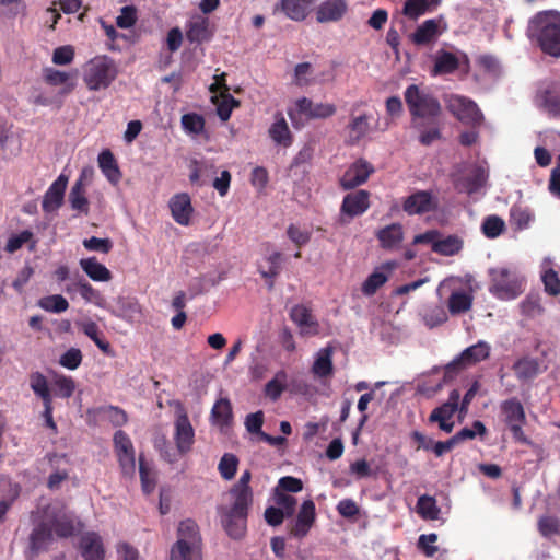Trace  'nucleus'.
<instances>
[{
  "label": "nucleus",
  "instance_id": "1",
  "mask_svg": "<svg viewBox=\"0 0 560 560\" xmlns=\"http://www.w3.org/2000/svg\"><path fill=\"white\" fill-rule=\"evenodd\" d=\"M250 479V471H243L237 482L223 494L222 502L217 508L221 525L233 539L242 538L247 528L248 512L254 500Z\"/></svg>",
  "mask_w": 560,
  "mask_h": 560
},
{
  "label": "nucleus",
  "instance_id": "2",
  "mask_svg": "<svg viewBox=\"0 0 560 560\" xmlns=\"http://www.w3.org/2000/svg\"><path fill=\"white\" fill-rule=\"evenodd\" d=\"M404 97L411 116V122L438 119L442 114L440 101L428 88L410 84L406 88Z\"/></svg>",
  "mask_w": 560,
  "mask_h": 560
},
{
  "label": "nucleus",
  "instance_id": "3",
  "mask_svg": "<svg viewBox=\"0 0 560 560\" xmlns=\"http://www.w3.org/2000/svg\"><path fill=\"white\" fill-rule=\"evenodd\" d=\"M532 25L540 49L549 56L560 58V15L538 13Z\"/></svg>",
  "mask_w": 560,
  "mask_h": 560
},
{
  "label": "nucleus",
  "instance_id": "4",
  "mask_svg": "<svg viewBox=\"0 0 560 560\" xmlns=\"http://www.w3.org/2000/svg\"><path fill=\"white\" fill-rule=\"evenodd\" d=\"M489 292L499 300H514L524 292L525 280L506 267L489 269Z\"/></svg>",
  "mask_w": 560,
  "mask_h": 560
},
{
  "label": "nucleus",
  "instance_id": "5",
  "mask_svg": "<svg viewBox=\"0 0 560 560\" xmlns=\"http://www.w3.org/2000/svg\"><path fill=\"white\" fill-rule=\"evenodd\" d=\"M43 515L46 516L52 526L54 535L57 538L67 539L80 534L84 523L73 512L67 511L63 506L51 504L40 505Z\"/></svg>",
  "mask_w": 560,
  "mask_h": 560
},
{
  "label": "nucleus",
  "instance_id": "6",
  "mask_svg": "<svg viewBox=\"0 0 560 560\" xmlns=\"http://www.w3.org/2000/svg\"><path fill=\"white\" fill-rule=\"evenodd\" d=\"M118 74L117 66L108 56H96L89 61L84 71V83L91 91L107 89Z\"/></svg>",
  "mask_w": 560,
  "mask_h": 560
},
{
  "label": "nucleus",
  "instance_id": "7",
  "mask_svg": "<svg viewBox=\"0 0 560 560\" xmlns=\"http://www.w3.org/2000/svg\"><path fill=\"white\" fill-rule=\"evenodd\" d=\"M500 409L513 439L522 444H530L523 430V425L526 423V415L522 402L516 397L509 398L501 402Z\"/></svg>",
  "mask_w": 560,
  "mask_h": 560
},
{
  "label": "nucleus",
  "instance_id": "8",
  "mask_svg": "<svg viewBox=\"0 0 560 560\" xmlns=\"http://www.w3.org/2000/svg\"><path fill=\"white\" fill-rule=\"evenodd\" d=\"M31 521L34 525L28 536V549L33 555H38L48 549V545L54 541L52 526L40 511V505L31 512Z\"/></svg>",
  "mask_w": 560,
  "mask_h": 560
},
{
  "label": "nucleus",
  "instance_id": "9",
  "mask_svg": "<svg viewBox=\"0 0 560 560\" xmlns=\"http://www.w3.org/2000/svg\"><path fill=\"white\" fill-rule=\"evenodd\" d=\"M450 113L460 122L478 127L483 121V114L478 105L470 98L462 95H451L446 101Z\"/></svg>",
  "mask_w": 560,
  "mask_h": 560
},
{
  "label": "nucleus",
  "instance_id": "10",
  "mask_svg": "<svg viewBox=\"0 0 560 560\" xmlns=\"http://www.w3.org/2000/svg\"><path fill=\"white\" fill-rule=\"evenodd\" d=\"M489 355V345L485 341H478L477 343L466 348L457 358L450 362L445 366V374L452 376L468 366L488 359Z\"/></svg>",
  "mask_w": 560,
  "mask_h": 560
},
{
  "label": "nucleus",
  "instance_id": "11",
  "mask_svg": "<svg viewBox=\"0 0 560 560\" xmlns=\"http://www.w3.org/2000/svg\"><path fill=\"white\" fill-rule=\"evenodd\" d=\"M401 207L408 215H421L435 211L439 200L430 190H416L404 198Z\"/></svg>",
  "mask_w": 560,
  "mask_h": 560
},
{
  "label": "nucleus",
  "instance_id": "12",
  "mask_svg": "<svg viewBox=\"0 0 560 560\" xmlns=\"http://www.w3.org/2000/svg\"><path fill=\"white\" fill-rule=\"evenodd\" d=\"M174 440L176 447L180 454L188 453L195 442V430L190 423L187 412L183 407L176 411L174 422Z\"/></svg>",
  "mask_w": 560,
  "mask_h": 560
},
{
  "label": "nucleus",
  "instance_id": "13",
  "mask_svg": "<svg viewBox=\"0 0 560 560\" xmlns=\"http://www.w3.org/2000/svg\"><path fill=\"white\" fill-rule=\"evenodd\" d=\"M374 172V167L366 160L359 159L343 173L340 178V186L345 190L353 189L364 184L370 175Z\"/></svg>",
  "mask_w": 560,
  "mask_h": 560
},
{
  "label": "nucleus",
  "instance_id": "14",
  "mask_svg": "<svg viewBox=\"0 0 560 560\" xmlns=\"http://www.w3.org/2000/svg\"><path fill=\"white\" fill-rule=\"evenodd\" d=\"M78 549L84 560H105L103 538L96 532H85L79 539Z\"/></svg>",
  "mask_w": 560,
  "mask_h": 560
},
{
  "label": "nucleus",
  "instance_id": "15",
  "mask_svg": "<svg viewBox=\"0 0 560 560\" xmlns=\"http://www.w3.org/2000/svg\"><path fill=\"white\" fill-rule=\"evenodd\" d=\"M186 39L190 44H202L213 37V30L208 18L197 14L187 21L185 26Z\"/></svg>",
  "mask_w": 560,
  "mask_h": 560
},
{
  "label": "nucleus",
  "instance_id": "16",
  "mask_svg": "<svg viewBox=\"0 0 560 560\" xmlns=\"http://www.w3.org/2000/svg\"><path fill=\"white\" fill-rule=\"evenodd\" d=\"M370 208V192L360 189L343 197L340 212L352 219L362 215Z\"/></svg>",
  "mask_w": 560,
  "mask_h": 560
},
{
  "label": "nucleus",
  "instance_id": "17",
  "mask_svg": "<svg viewBox=\"0 0 560 560\" xmlns=\"http://www.w3.org/2000/svg\"><path fill=\"white\" fill-rule=\"evenodd\" d=\"M316 518V508L313 500H305L296 515L294 525L292 526L290 534L295 538L305 537Z\"/></svg>",
  "mask_w": 560,
  "mask_h": 560
},
{
  "label": "nucleus",
  "instance_id": "18",
  "mask_svg": "<svg viewBox=\"0 0 560 560\" xmlns=\"http://www.w3.org/2000/svg\"><path fill=\"white\" fill-rule=\"evenodd\" d=\"M512 370L516 378L524 383L533 381L539 374L547 370V365H542L539 359L529 355L518 358L512 365Z\"/></svg>",
  "mask_w": 560,
  "mask_h": 560
},
{
  "label": "nucleus",
  "instance_id": "19",
  "mask_svg": "<svg viewBox=\"0 0 560 560\" xmlns=\"http://www.w3.org/2000/svg\"><path fill=\"white\" fill-rule=\"evenodd\" d=\"M68 177L63 174L49 186L44 195L42 208L45 212H52L59 209L63 202Z\"/></svg>",
  "mask_w": 560,
  "mask_h": 560
},
{
  "label": "nucleus",
  "instance_id": "20",
  "mask_svg": "<svg viewBox=\"0 0 560 560\" xmlns=\"http://www.w3.org/2000/svg\"><path fill=\"white\" fill-rule=\"evenodd\" d=\"M348 11L347 0H325L316 10L318 23H330L340 21Z\"/></svg>",
  "mask_w": 560,
  "mask_h": 560
},
{
  "label": "nucleus",
  "instance_id": "21",
  "mask_svg": "<svg viewBox=\"0 0 560 560\" xmlns=\"http://www.w3.org/2000/svg\"><path fill=\"white\" fill-rule=\"evenodd\" d=\"M315 2L316 0H280L273 11H281L288 19L300 22L306 19L311 5Z\"/></svg>",
  "mask_w": 560,
  "mask_h": 560
},
{
  "label": "nucleus",
  "instance_id": "22",
  "mask_svg": "<svg viewBox=\"0 0 560 560\" xmlns=\"http://www.w3.org/2000/svg\"><path fill=\"white\" fill-rule=\"evenodd\" d=\"M173 219L180 225H188L192 213L191 200L188 194H177L170 200Z\"/></svg>",
  "mask_w": 560,
  "mask_h": 560
},
{
  "label": "nucleus",
  "instance_id": "23",
  "mask_svg": "<svg viewBox=\"0 0 560 560\" xmlns=\"http://www.w3.org/2000/svg\"><path fill=\"white\" fill-rule=\"evenodd\" d=\"M268 133L277 145L289 148L293 143V135L281 112L275 114V121L270 125Z\"/></svg>",
  "mask_w": 560,
  "mask_h": 560
},
{
  "label": "nucleus",
  "instance_id": "24",
  "mask_svg": "<svg viewBox=\"0 0 560 560\" xmlns=\"http://www.w3.org/2000/svg\"><path fill=\"white\" fill-rule=\"evenodd\" d=\"M376 237L382 248L386 250L397 249L404 241L402 225L400 223L386 225L376 232Z\"/></svg>",
  "mask_w": 560,
  "mask_h": 560
},
{
  "label": "nucleus",
  "instance_id": "25",
  "mask_svg": "<svg viewBox=\"0 0 560 560\" xmlns=\"http://www.w3.org/2000/svg\"><path fill=\"white\" fill-rule=\"evenodd\" d=\"M412 126L419 130V142L422 145H431L434 141L442 138L439 118L412 121Z\"/></svg>",
  "mask_w": 560,
  "mask_h": 560
},
{
  "label": "nucleus",
  "instance_id": "26",
  "mask_svg": "<svg viewBox=\"0 0 560 560\" xmlns=\"http://www.w3.org/2000/svg\"><path fill=\"white\" fill-rule=\"evenodd\" d=\"M97 161L98 167L107 180L113 185H117L120 182L122 174L113 152L109 149L103 150L98 154Z\"/></svg>",
  "mask_w": 560,
  "mask_h": 560
},
{
  "label": "nucleus",
  "instance_id": "27",
  "mask_svg": "<svg viewBox=\"0 0 560 560\" xmlns=\"http://www.w3.org/2000/svg\"><path fill=\"white\" fill-rule=\"evenodd\" d=\"M177 541H184L185 547L201 549V536L197 523L190 518L179 523Z\"/></svg>",
  "mask_w": 560,
  "mask_h": 560
},
{
  "label": "nucleus",
  "instance_id": "28",
  "mask_svg": "<svg viewBox=\"0 0 560 560\" xmlns=\"http://www.w3.org/2000/svg\"><path fill=\"white\" fill-rule=\"evenodd\" d=\"M290 317L299 327H301L303 334L316 335L318 332V323L314 319L311 310L306 306H293Z\"/></svg>",
  "mask_w": 560,
  "mask_h": 560
},
{
  "label": "nucleus",
  "instance_id": "29",
  "mask_svg": "<svg viewBox=\"0 0 560 560\" xmlns=\"http://www.w3.org/2000/svg\"><path fill=\"white\" fill-rule=\"evenodd\" d=\"M80 267L93 281L107 282L113 278L110 270L101 264L96 257L82 258Z\"/></svg>",
  "mask_w": 560,
  "mask_h": 560
},
{
  "label": "nucleus",
  "instance_id": "30",
  "mask_svg": "<svg viewBox=\"0 0 560 560\" xmlns=\"http://www.w3.org/2000/svg\"><path fill=\"white\" fill-rule=\"evenodd\" d=\"M439 35V22L430 19L420 24L410 35V39L418 46L428 45Z\"/></svg>",
  "mask_w": 560,
  "mask_h": 560
},
{
  "label": "nucleus",
  "instance_id": "31",
  "mask_svg": "<svg viewBox=\"0 0 560 560\" xmlns=\"http://www.w3.org/2000/svg\"><path fill=\"white\" fill-rule=\"evenodd\" d=\"M371 118L372 116L368 114L351 117L347 126L349 143H358L362 138H364L369 133Z\"/></svg>",
  "mask_w": 560,
  "mask_h": 560
},
{
  "label": "nucleus",
  "instance_id": "32",
  "mask_svg": "<svg viewBox=\"0 0 560 560\" xmlns=\"http://www.w3.org/2000/svg\"><path fill=\"white\" fill-rule=\"evenodd\" d=\"M459 68V59L453 52L441 49L436 52L433 66V74H450Z\"/></svg>",
  "mask_w": 560,
  "mask_h": 560
},
{
  "label": "nucleus",
  "instance_id": "33",
  "mask_svg": "<svg viewBox=\"0 0 560 560\" xmlns=\"http://www.w3.org/2000/svg\"><path fill=\"white\" fill-rule=\"evenodd\" d=\"M440 2L441 0H406L401 13L409 20H417L436 8Z\"/></svg>",
  "mask_w": 560,
  "mask_h": 560
},
{
  "label": "nucleus",
  "instance_id": "34",
  "mask_svg": "<svg viewBox=\"0 0 560 560\" xmlns=\"http://www.w3.org/2000/svg\"><path fill=\"white\" fill-rule=\"evenodd\" d=\"M233 419L232 404L229 398H220L211 409V420L214 424L224 428L230 425Z\"/></svg>",
  "mask_w": 560,
  "mask_h": 560
},
{
  "label": "nucleus",
  "instance_id": "35",
  "mask_svg": "<svg viewBox=\"0 0 560 560\" xmlns=\"http://www.w3.org/2000/svg\"><path fill=\"white\" fill-rule=\"evenodd\" d=\"M542 109L555 119H560V88L547 89L541 95Z\"/></svg>",
  "mask_w": 560,
  "mask_h": 560
},
{
  "label": "nucleus",
  "instance_id": "36",
  "mask_svg": "<svg viewBox=\"0 0 560 560\" xmlns=\"http://www.w3.org/2000/svg\"><path fill=\"white\" fill-rule=\"evenodd\" d=\"M332 349L326 347L318 352V355L312 366V372L318 377H327L332 374Z\"/></svg>",
  "mask_w": 560,
  "mask_h": 560
},
{
  "label": "nucleus",
  "instance_id": "37",
  "mask_svg": "<svg viewBox=\"0 0 560 560\" xmlns=\"http://www.w3.org/2000/svg\"><path fill=\"white\" fill-rule=\"evenodd\" d=\"M288 374L284 370L276 372L275 376L265 385V395L272 401L278 400L287 388Z\"/></svg>",
  "mask_w": 560,
  "mask_h": 560
},
{
  "label": "nucleus",
  "instance_id": "38",
  "mask_svg": "<svg viewBox=\"0 0 560 560\" xmlns=\"http://www.w3.org/2000/svg\"><path fill=\"white\" fill-rule=\"evenodd\" d=\"M69 202L73 210L84 214L89 213V200L85 196L84 184L81 179H78L72 186L69 194Z\"/></svg>",
  "mask_w": 560,
  "mask_h": 560
},
{
  "label": "nucleus",
  "instance_id": "39",
  "mask_svg": "<svg viewBox=\"0 0 560 560\" xmlns=\"http://www.w3.org/2000/svg\"><path fill=\"white\" fill-rule=\"evenodd\" d=\"M75 287L86 303H92L98 307H103L105 304V298L100 290L95 289L90 282L81 278L75 282Z\"/></svg>",
  "mask_w": 560,
  "mask_h": 560
},
{
  "label": "nucleus",
  "instance_id": "40",
  "mask_svg": "<svg viewBox=\"0 0 560 560\" xmlns=\"http://www.w3.org/2000/svg\"><path fill=\"white\" fill-rule=\"evenodd\" d=\"M94 413L107 419L114 427H122L128 421L126 411L117 406H101L94 409Z\"/></svg>",
  "mask_w": 560,
  "mask_h": 560
},
{
  "label": "nucleus",
  "instance_id": "41",
  "mask_svg": "<svg viewBox=\"0 0 560 560\" xmlns=\"http://www.w3.org/2000/svg\"><path fill=\"white\" fill-rule=\"evenodd\" d=\"M463 247L462 240L456 235H448L433 244V252L443 256H453L459 253Z\"/></svg>",
  "mask_w": 560,
  "mask_h": 560
},
{
  "label": "nucleus",
  "instance_id": "42",
  "mask_svg": "<svg viewBox=\"0 0 560 560\" xmlns=\"http://www.w3.org/2000/svg\"><path fill=\"white\" fill-rule=\"evenodd\" d=\"M447 305L452 315L465 313L471 308L472 298L464 291H456L450 295Z\"/></svg>",
  "mask_w": 560,
  "mask_h": 560
},
{
  "label": "nucleus",
  "instance_id": "43",
  "mask_svg": "<svg viewBox=\"0 0 560 560\" xmlns=\"http://www.w3.org/2000/svg\"><path fill=\"white\" fill-rule=\"evenodd\" d=\"M417 512L424 520L435 521L439 518L441 511L433 497L423 494L418 499Z\"/></svg>",
  "mask_w": 560,
  "mask_h": 560
},
{
  "label": "nucleus",
  "instance_id": "44",
  "mask_svg": "<svg viewBox=\"0 0 560 560\" xmlns=\"http://www.w3.org/2000/svg\"><path fill=\"white\" fill-rule=\"evenodd\" d=\"M82 331L86 335L96 347L104 353H110V343L102 337L97 324L93 320H89L82 324Z\"/></svg>",
  "mask_w": 560,
  "mask_h": 560
},
{
  "label": "nucleus",
  "instance_id": "45",
  "mask_svg": "<svg viewBox=\"0 0 560 560\" xmlns=\"http://www.w3.org/2000/svg\"><path fill=\"white\" fill-rule=\"evenodd\" d=\"M30 386L34 394L39 397L43 402L52 400L51 394L48 387V381L46 376L40 372H33L30 374Z\"/></svg>",
  "mask_w": 560,
  "mask_h": 560
},
{
  "label": "nucleus",
  "instance_id": "46",
  "mask_svg": "<svg viewBox=\"0 0 560 560\" xmlns=\"http://www.w3.org/2000/svg\"><path fill=\"white\" fill-rule=\"evenodd\" d=\"M212 101L217 103V114L223 121H226L231 117L233 108L240 105V102L230 93H221L220 101L218 96H213Z\"/></svg>",
  "mask_w": 560,
  "mask_h": 560
},
{
  "label": "nucleus",
  "instance_id": "47",
  "mask_svg": "<svg viewBox=\"0 0 560 560\" xmlns=\"http://www.w3.org/2000/svg\"><path fill=\"white\" fill-rule=\"evenodd\" d=\"M537 530L544 538H551L560 533V518L545 514L537 521Z\"/></svg>",
  "mask_w": 560,
  "mask_h": 560
},
{
  "label": "nucleus",
  "instance_id": "48",
  "mask_svg": "<svg viewBox=\"0 0 560 560\" xmlns=\"http://www.w3.org/2000/svg\"><path fill=\"white\" fill-rule=\"evenodd\" d=\"M38 306L46 312L62 313L69 308V303L61 294L44 296L38 301Z\"/></svg>",
  "mask_w": 560,
  "mask_h": 560
},
{
  "label": "nucleus",
  "instance_id": "49",
  "mask_svg": "<svg viewBox=\"0 0 560 560\" xmlns=\"http://www.w3.org/2000/svg\"><path fill=\"white\" fill-rule=\"evenodd\" d=\"M184 541H176L171 548V560H201V549L185 547Z\"/></svg>",
  "mask_w": 560,
  "mask_h": 560
},
{
  "label": "nucleus",
  "instance_id": "50",
  "mask_svg": "<svg viewBox=\"0 0 560 560\" xmlns=\"http://www.w3.org/2000/svg\"><path fill=\"white\" fill-rule=\"evenodd\" d=\"M388 280V276L382 271L375 270L362 283L361 291L364 295L371 296L384 285Z\"/></svg>",
  "mask_w": 560,
  "mask_h": 560
},
{
  "label": "nucleus",
  "instance_id": "51",
  "mask_svg": "<svg viewBox=\"0 0 560 560\" xmlns=\"http://www.w3.org/2000/svg\"><path fill=\"white\" fill-rule=\"evenodd\" d=\"M139 474L141 480V488L145 494H150L155 489L156 480L154 471L145 463L144 458H139Z\"/></svg>",
  "mask_w": 560,
  "mask_h": 560
},
{
  "label": "nucleus",
  "instance_id": "52",
  "mask_svg": "<svg viewBox=\"0 0 560 560\" xmlns=\"http://www.w3.org/2000/svg\"><path fill=\"white\" fill-rule=\"evenodd\" d=\"M521 313L526 317H537L544 313L539 294H528L520 304Z\"/></svg>",
  "mask_w": 560,
  "mask_h": 560
},
{
  "label": "nucleus",
  "instance_id": "53",
  "mask_svg": "<svg viewBox=\"0 0 560 560\" xmlns=\"http://www.w3.org/2000/svg\"><path fill=\"white\" fill-rule=\"evenodd\" d=\"M487 433H488V430H487L486 425L480 420H475L472 422L471 428H467V427L463 428L453 436L455 438L457 444H459L464 441L472 440L477 435L483 438L485 435H487Z\"/></svg>",
  "mask_w": 560,
  "mask_h": 560
},
{
  "label": "nucleus",
  "instance_id": "54",
  "mask_svg": "<svg viewBox=\"0 0 560 560\" xmlns=\"http://www.w3.org/2000/svg\"><path fill=\"white\" fill-rule=\"evenodd\" d=\"M237 466V457L234 454L225 453L220 459L218 469L223 479L231 480L235 477Z\"/></svg>",
  "mask_w": 560,
  "mask_h": 560
},
{
  "label": "nucleus",
  "instance_id": "55",
  "mask_svg": "<svg viewBox=\"0 0 560 560\" xmlns=\"http://www.w3.org/2000/svg\"><path fill=\"white\" fill-rule=\"evenodd\" d=\"M485 183L486 176L481 168L475 170L471 175H468L460 180L462 187L468 195L477 192Z\"/></svg>",
  "mask_w": 560,
  "mask_h": 560
},
{
  "label": "nucleus",
  "instance_id": "56",
  "mask_svg": "<svg viewBox=\"0 0 560 560\" xmlns=\"http://www.w3.org/2000/svg\"><path fill=\"white\" fill-rule=\"evenodd\" d=\"M504 228V221L497 215L487 217L481 226L483 234L489 238L498 237Z\"/></svg>",
  "mask_w": 560,
  "mask_h": 560
},
{
  "label": "nucleus",
  "instance_id": "57",
  "mask_svg": "<svg viewBox=\"0 0 560 560\" xmlns=\"http://www.w3.org/2000/svg\"><path fill=\"white\" fill-rule=\"evenodd\" d=\"M183 128L195 135H199L205 129V119L201 115L189 113L182 116Z\"/></svg>",
  "mask_w": 560,
  "mask_h": 560
},
{
  "label": "nucleus",
  "instance_id": "58",
  "mask_svg": "<svg viewBox=\"0 0 560 560\" xmlns=\"http://www.w3.org/2000/svg\"><path fill=\"white\" fill-rule=\"evenodd\" d=\"M54 385L56 387V395L61 398H70L75 390V383L70 376L57 375Z\"/></svg>",
  "mask_w": 560,
  "mask_h": 560
},
{
  "label": "nucleus",
  "instance_id": "59",
  "mask_svg": "<svg viewBox=\"0 0 560 560\" xmlns=\"http://www.w3.org/2000/svg\"><path fill=\"white\" fill-rule=\"evenodd\" d=\"M546 293L551 296L560 295V278L553 269L546 270L541 276Z\"/></svg>",
  "mask_w": 560,
  "mask_h": 560
},
{
  "label": "nucleus",
  "instance_id": "60",
  "mask_svg": "<svg viewBox=\"0 0 560 560\" xmlns=\"http://www.w3.org/2000/svg\"><path fill=\"white\" fill-rule=\"evenodd\" d=\"M423 319L428 327L433 328L444 324L448 319V316L442 305H436L425 313Z\"/></svg>",
  "mask_w": 560,
  "mask_h": 560
},
{
  "label": "nucleus",
  "instance_id": "61",
  "mask_svg": "<svg viewBox=\"0 0 560 560\" xmlns=\"http://www.w3.org/2000/svg\"><path fill=\"white\" fill-rule=\"evenodd\" d=\"M113 441L116 455L135 453L133 444L125 431H116Z\"/></svg>",
  "mask_w": 560,
  "mask_h": 560
},
{
  "label": "nucleus",
  "instance_id": "62",
  "mask_svg": "<svg viewBox=\"0 0 560 560\" xmlns=\"http://www.w3.org/2000/svg\"><path fill=\"white\" fill-rule=\"evenodd\" d=\"M82 352L78 348H70L59 359V364L68 370H75L82 363Z\"/></svg>",
  "mask_w": 560,
  "mask_h": 560
},
{
  "label": "nucleus",
  "instance_id": "63",
  "mask_svg": "<svg viewBox=\"0 0 560 560\" xmlns=\"http://www.w3.org/2000/svg\"><path fill=\"white\" fill-rule=\"evenodd\" d=\"M275 501L284 511L287 517H291L295 512L296 499L288 493L275 490Z\"/></svg>",
  "mask_w": 560,
  "mask_h": 560
},
{
  "label": "nucleus",
  "instance_id": "64",
  "mask_svg": "<svg viewBox=\"0 0 560 560\" xmlns=\"http://www.w3.org/2000/svg\"><path fill=\"white\" fill-rule=\"evenodd\" d=\"M34 234L30 230H24L19 234H14L9 237L5 244V252L15 253L19 250L25 243L30 242L33 238Z\"/></svg>",
  "mask_w": 560,
  "mask_h": 560
}]
</instances>
